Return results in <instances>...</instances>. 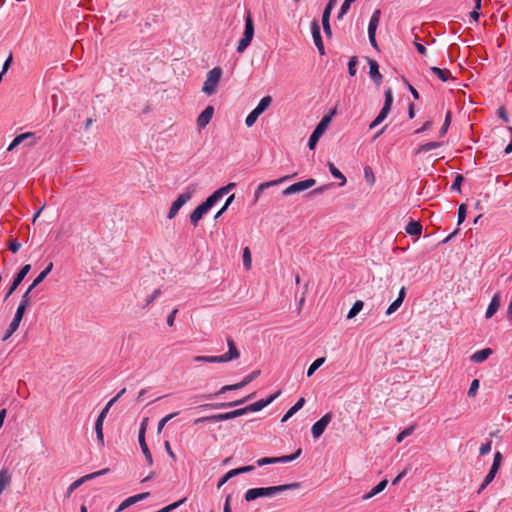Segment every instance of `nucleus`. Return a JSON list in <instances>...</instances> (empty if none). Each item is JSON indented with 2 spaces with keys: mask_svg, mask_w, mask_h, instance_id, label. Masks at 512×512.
Masks as SVG:
<instances>
[{
  "mask_svg": "<svg viewBox=\"0 0 512 512\" xmlns=\"http://www.w3.org/2000/svg\"><path fill=\"white\" fill-rule=\"evenodd\" d=\"M300 486V483L295 482L278 486L251 488L245 492L244 498L247 502H251L261 497H272L280 492L295 490L300 488Z\"/></svg>",
  "mask_w": 512,
  "mask_h": 512,
  "instance_id": "nucleus-1",
  "label": "nucleus"
},
{
  "mask_svg": "<svg viewBox=\"0 0 512 512\" xmlns=\"http://www.w3.org/2000/svg\"><path fill=\"white\" fill-rule=\"evenodd\" d=\"M222 74L223 70L221 67H214L211 69L206 75V80L203 84L202 92L207 96L214 95L217 92V87L219 85Z\"/></svg>",
  "mask_w": 512,
  "mask_h": 512,
  "instance_id": "nucleus-2",
  "label": "nucleus"
},
{
  "mask_svg": "<svg viewBox=\"0 0 512 512\" xmlns=\"http://www.w3.org/2000/svg\"><path fill=\"white\" fill-rule=\"evenodd\" d=\"M336 110H331L327 115H325L321 121L318 123L314 131L312 132L309 141H308V147L309 149L313 150L317 142L319 141L320 137L323 135V133L326 131L328 125L330 124L332 117L335 115Z\"/></svg>",
  "mask_w": 512,
  "mask_h": 512,
  "instance_id": "nucleus-3",
  "label": "nucleus"
},
{
  "mask_svg": "<svg viewBox=\"0 0 512 512\" xmlns=\"http://www.w3.org/2000/svg\"><path fill=\"white\" fill-rule=\"evenodd\" d=\"M114 404V400H110L105 407L102 409L100 414L97 417V420L95 422V432H96V438L97 442L100 447H103L105 445L104 442V434H103V422L105 421V418L107 416V413L109 412L110 408Z\"/></svg>",
  "mask_w": 512,
  "mask_h": 512,
  "instance_id": "nucleus-4",
  "label": "nucleus"
},
{
  "mask_svg": "<svg viewBox=\"0 0 512 512\" xmlns=\"http://www.w3.org/2000/svg\"><path fill=\"white\" fill-rule=\"evenodd\" d=\"M302 453V449L298 448L293 454L281 457H263L257 460L258 466H264L268 464L286 463L295 460Z\"/></svg>",
  "mask_w": 512,
  "mask_h": 512,
  "instance_id": "nucleus-5",
  "label": "nucleus"
},
{
  "mask_svg": "<svg viewBox=\"0 0 512 512\" xmlns=\"http://www.w3.org/2000/svg\"><path fill=\"white\" fill-rule=\"evenodd\" d=\"M297 174L294 173L292 175H286V176H283L279 179H276V180H271V181H267V182H263L261 183L257 189L255 190L254 192V199H253V202L254 203H257L258 200L260 199L261 197V194L264 190L270 188V187H273V186H276V185H279L281 183H284L292 178H294Z\"/></svg>",
  "mask_w": 512,
  "mask_h": 512,
  "instance_id": "nucleus-6",
  "label": "nucleus"
},
{
  "mask_svg": "<svg viewBox=\"0 0 512 512\" xmlns=\"http://www.w3.org/2000/svg\"><path fill=\"white\" fill-rule=\"evenodd\" d=\"M315 184H316V180L313 178L299 181L297 183L290 185L286 189H284L282 191V194L284 196H290L292 194L300 193V192H303V191L313 187Z\"/></svg>",
  "mask_w": 512,
  "mask_h": 512,
  "instance_id": "nucleus-7",
  "label": "nucleus"
},
{
  "mask_svg": "<svg viewBox=\"0 0 512 512\" xmlns=\"http://www.w3.org/2000/svg\"><path fill=\"white\" fill-rule=\"evenodd\" d=\"M110 472V469L109 468H104L102 470H99V471H96V472H93V473H90V474H87L79 479H77L76 481H74L73 483L70 484V486L68 487L67 489V497H70L71 494L77 489L79 488L83 483H85L86 481L88 480H92L96 477H99V476H102V475H105L107 473Z\"/></svg>",
  "mask_w": 512,
  "mask_h": 512,
  "instance_id": "nucleus-8",
  "label": "nucleus"
},
{
  "mask_svg": "<svg viewBox=\"0 0 512 512\" xmlns=\"http://www.w3.org/2000/svg\"><path fill=\"white\" fill-rule=\"evenodd\" d=\"M197 184H190L186 187L185 192L178 196V198L172 203L171 208L179 211L180 208L185 205L196 192Z\"/></svg>",
  "mask_w": 512,
  "mask_h": 512,
  "instance_id": "nucleus-9",
  "label": "nucleus"
},
{
  "mask_svg": "<svg viewBox=\"0 0 512 512\" xmlns=\"http://www.w3.org/2000/svg\"><path fill=\"white\" fill-rule=\"evenodd\" d=\"M30 270H31L30 264H25L24 266H22V268L19 270V272L14 277L12 284L9 287V290L7 291V293L5 295V298H4L5 300L8 299L10 297V295H12V293L18 288V286L21 284V282L24 280V278L26 277V275L29 273Z\"/></svg>",
  "mask_w": 512,
  "mask_h": 512,
  "instance_id": "nucleus-10",
  "label": "nucleus"
},
{
  "mask_svg": "<svg viewBox=\"0 0 512 512\" xmlns=\"http://www.w3.org/2000/svg\"><path fill=\"white\" fill-rule=\"evenodd\" d=\"M332 417H333L332 413L328 412L320 420H318L316 423H314V425L312 426V429H311L313 438L317 439L323 434L326 427L331 422Z\"/></svg>",
  "mask_w": 512,
  "mask_h": 512,
  "instance_id": "nucleus-11",
  "label": "nucleus"
},
{
  "mask_svg": "<svg viewBox=\"0 0 512 512\" xmlns=\"http://www.w3.org/2000/svg\"><path fill=\"white\" fill-rule=\"evenodd\" d=\"M227 345H228V348H229L228 352H226L223 355L218 356L220 363L229 362V361H232L234 359H238L240 357V352L237 349L236 344H235L234 340L231 337L227 338Z\"/></svg>",
  "mask_w": 512,
  "mask_h": 512,
  "instance_id": "nucleus-12",
  "label": "nucleus"
},
{
  "mask_svg": "<svg viewBox=\"0 0 512 512\" xmlns=\"http://www.w3.org/2000/svg\"><path fill=\"white\" fill-rule=\"evenodd\" d=\"M280 394H281V390H278L276 393L270 395L266 399H261V400L255 402V403H252V404L246 406V410H248V412L260 411L264 407H266L269 404H271L276 398H278L280 396Z\"/></svg>",
  "mask_w": 512,
  "mask_h": 512,
  "instance_id": "nucleus-13",
  "label": "nucleus"
},
{
  "mask_svg": "<svg viewBox=\"0 0 512 512\" xmlns=\"http://www.w3.org/2000/svg\"><path fill=\"white\" fill-rule=\"evenodd\" d=\"M311 32L313 36L314 43L321 55H324L325 49L324 44L322 41L321 33H320V26L318 23V20L314 19L311 23Z\"/></svg>",
  "mask_w": 512,
  "mask_h": 512,
  "instance_id": "nucleus-14",
  "label": "nucleus"
},
{
  "mask_svg": "<svg viewBox=\"0 0 512 512\" xmlns=\"http://www.w3.org/2000/svg\"><path fill=\"white\" fill-rule=\"evenodd\" d=\"M254 396H255V393H252V394L244 397L243 399H240V400H237V401L228 402V403L204 404V405H202L200 407L201 408H213V409H224V408H228V407H234V406H237V405L244 404L248 400L252 399Z\"/></svg>",
  "mask_w": 512,
  "mask_h": 512,
  "instance_id": "nucleus-15",
  "label": "nucleus"
},
{
  "mask_svg": "<svg viewBox=\"0 0 512 512\" xmlns=\"http://www.w3.org/2000/svg\"><path fill=\"white\" fill-rule=\"evenodd\" d=\"M29 139H32V141H30L29 144H28L29 146H32V145L36 144V137H35V134L33 132H26V133H22L20 135H17L13 139V141L10 143V145L7 148V150L8 151H12L18 145L23 143L25 140H29Z\"/></svg>",
  "mask_w": 512,
  "mask_h": 512,
  "instance_id": "nucleus-16",
  "label": "nucleus"
},
{
  "mask_svg": "<svg viewBox=\"0 0 512 512\" xmlns=\"http://www.w3.org/2000/svg\"><path fill=\"white\" fill-rule=\"evenodd\" d=\"M230 419H232L231 412H227V413H221V414H215V415H210V416H204V417L197 418L194 421V424H198V423H216V422L226 421V420H230Z\"/></svg>",
  "mask_w": 512,
  "mask_h": 512,
  "instance_id": "nucleus-17",
  "label": "nucleus"
},
{
  "mask_svg": "<svg viewBox=\"0 0 512 512\" xmlns=\"http://www.w3.org/2000/svg\"><path fill=\"white\" fill-rule=\"evenodd\" d=\"M150 495L149 492H144V493H140V494H137V495H134V496H130L128 497L127 499H125L119 506L118 508L115 510V512H122L124 511L126 508L130 507L131 505L141 501V500H144L146 499L148 496Z\"/></svg>",
  "mask_w": 512,
  "mask_h": 512,
  "instance_id": "nucleus-18",
  "label": "nucleus"
},
{
  "mask_svg": "<svg viewBox=\"0 0 512 512\" xmlns=\"http://www.w3.org/2000/svg\"><path fill=\"white\" fill-rule=\"evenodd\" d=\"M214 114V107L207 106L197 118V126L199 129L205 128L211 121Z\"/></svg>",
  "mask_w": 512,
  "mask_h": 512,
  "instance_id": "nucleus-19",
  "label": "nucleus"
},
{
  "mask_svg": "<svg viewBox=\"0 0 512 512\" xmlns=\"http://www.w3.org/2000/svg\"><path fill=\"white\" fill-rule=\"evenodd\" d=\"M209 211L206 205L202 202L198 207H196L192 213L190 214V222L193 226H197L198 222L202 219V217Z\"/></svg>",
  "mask_w": 512,
  "mask_h": 512,
  "instance_id": "nucleus-20",
  "label": "nucleus"
},
{
  "mask_svg": "<svg viewBox=\"0 0 512 512\" xmlns=\"http://www.w3.org/2000/svg\"><path fill=\"white\" fill-rule=\"evenodd\" d=\"M369 74L374 83L379 86L382 81V74L379 72V65L376 60L368 59Z\"/></svg>",
  "mask_w": 512,
  "mask_h": 512,
  "instance_id": "nucleus-21",
  "label": "nucleus"
},
{
  "mask_svg": "<svg viewBox=\"0 0 512 512\" xmlns=\"http://www.w3.org/2000/svg\"><path fill=\"white\" fill-rule=\"evenodd\" d=\"M11 482L12 474L9 472L7 468H2L0 470V495L11 484Z\"/></svg>",
  "mask_w": 512,
  "mask_h": 512,
  "instance_id": "nucleus-22",
  "label": "nucleus"
},
{
  "mask_svg": "<svg viewBox=\"0 0 512 512\" xmlns=\"http://www.w3.org/2000/svg\"><path fill=\"white\" fill-rule=\"evenodd\" d=\"M493 353L491 348H484L482 350L476 351L470 357V360L474 363H482L484 362L491 354Z\"/></svg>",
  "mask_w": 512,
  "mask_h": 512,
  "instance_id": "nucleus-23",
  "label": "nucleus"
},
{
  "mask_svg": "<svg viewBox=\"0 0 512 512\" xmlns=\"http://www.w3.org/2000/svg\"><path fill=\"white\" fill-rule=\"evenodd\" d=\"M243 36H245L246 38H249V39H253V36H254V24H253V19H252V16H251V13L250 11H246V15H245V30H244V34Z\"/></svg>",
  "mask_w": 512,
  "mask_h": 512,
  "instance_id": "nucleus-24",
  "label": "nucleus"
},
{
  "mask_svg": "<svg viewBox=\"0 0 512 512\" xmlns=\"http://www.w3.org/2000/svg\"><path fill=\"white\" fill-rule=\"evenodd\" d=\"M499 307H500V295L495 294L492 297V300L487 308L485 317L487 319L491 318L498 311Z\"/></svg>",
  "mask_w": 512,
  "mask_h": 512,
  "instance_id": "nucleus-25",
  "label": "nucleus"
},
{
  "mask_svg": "<svg viewBox=\"0 0 512 512\" xmlns=\"http://www.w3.org/2000/svg\"><path fill=\"white\" fill-rule=\"evenodd\" d=\"M305 404V398L301 397L298 401L285 413L281 422H286L291 418L297 411H299Z\"/></svg>",
  "mask_w": 512,
  "mask_h": 512,
  "instance_id": "nucleus-26",
  "label": "nucleus"
},
{
  "mask_svg": "<svg viewBox=\"0 0 512 512\" xmlns=\"http://www.w3.org/2000/svg\"><path fill=\"white\" fill-rule=\"evenodd\" d=\"M240 388H243V385L241 382L236 383V384L225 385L214 395L213 394L201 395V396H197L196 398L212 399L214 396H216L218 394L225 393L226 391L237 390Z\"/></svg>",
  "mask_w": 512,
  "mask_h": 512,
  "instance_id": "nucleus-27",
  "label": "nucleus"
},
{
  "mask_svg": "<svg viewBox=\"0 0 512 512\" xmlns=\"http://www.w3.org/2000/svg\"><path fill=\"white\" fill-rule=\"evenodd\" d=\"M224 196V189H218L213 192L203 203L210 210Z\"/></svg>",
  "mask_w": 512,
  "mask_h": 512,
  "instance_id": "nucleus-28",
  "label": "nucleus"
},
{
  "mask_svg": "<svg viewBox=\"0 0 512 512\" xmlns=\"http://www.w3.org/2000/svg\"><path fill=\"white\" fill-rule=\"evenodd\" d=\"M380 17H381V10L376 9L370 18L369 25H368V32L376 33L377 27L380 22Z\"/></svg>",
  "mask_w": 512,
  "mask_h": 512,
  "instance_id": "nucleus-29",
  "label": "nucleus"
},
{
  "mask_svg": "<svg viewBox=\"0 0 512 512\" xmlns=\"http://www.w3.org/2000/svg\"><path fill=\"white\" fill-rule=\"evenodd\" d=\"M405 230L409 235L419 236L422 232V225L418 221H410Z\"/></svg>",
  "mask_w": 512,
  "mask_h": 512,
  "instance_id": "nucleus-30",
  "label": "nucleus"
},
{
  "mask_svg": "<svg viewBox=\"0 0 512 512\" xmlns=\"http://www.w3.org/2000/svg\"><path fill=\"white\" fill-rule=\"evenodd\" d=\"M387 484H388V481L386 479L380 481L369 493H367L363 496V499L367 500V499H370L373 496L379 494L386 488Z\"/></svg>",
  "mask_w": 512,
  "mask_h": 512,
  "instance_id": "nucleus-31",
  "label": "nucleus"
},
{
  "mask_svg": "<svg viewBox=\"0 0 512 512\" xmlns=\"http://www.w3.org/2000/svg\"><path fill=\"white\" fill-rule=\"evenodd\" d=\"M52 269L53 263L50 262L48 266L34 279L32 282V288H36L40 283H42Z\"/></svg>",
  "mask_w": 512,
  "mask_h": 512,
  "instance_id": "nucleus-32",
  "label": "nucleus"
},
{
  "mask_svg": "<svg viewBox=\"0 0 512 512\" xmlns=\"http://www.w3.org/2000/svg\"><path fill=\"white\" fill-rule=\"evenodd\" d=\"M498 470L494 469V468H490V471L488 472V474L485 476L482 484L480 485L477 493L480 494L495 478L496 474H497Z\"/></svg>",
  "mask_w": 512,
  "mask_h": 512,
  "instance_id": "nucleus-33",
  "label": "nucleus"
},
{
  "mask_svg": "<svg viewBox=\"0 0 512 512\" xmlns=\"http://www.w3.org/2000/svg\"><path fill=\"white\" fill-rule=\"evenodd\" d=\"M139 441V444H140V447H141V450H142V453L147 461V464L149 466H151L153 464V457H152V454L149 450V447L146 443V440L145 438H142V439H138Z\"/></svg>",
  "mask_w": 512,
  "mask_h": 512,
  "instance_id": "nucleus-34",
  "label": "nucleus"
},
{
  "mask_svg": "<svg viewBox=\"0 0 512 512\" xmlns=\"http://www.w3.org/2000/svg\"><path fill=\"white\" fill-rule=\"evenodd\" d=\"M390 110L386 108H382L377 115V117L370 123L369 128L374 129L378 125H380L388 116Z\"/></svg>",
  "mask_w": 512,
  "mask_h": 512,
  "instance_id": "nucleus-35",
  "label": "nucleus"
},
{
  "mask_svg": "<svg viewBox=\"0 0 512 512\" xmlns=\"http://www.w3.org/2000/svg\"><path fill=\"white\" fill-rule=\"evenodd\" d=\"M328 168L330 173L337 179H340L341 182L339 183V186H344L346 183V177L343 175V173L335 167V165L331 162H328Z\"/></svg>",
  "mask_w": 512,
  "mask_h": 512,
  "instance_id": "nucleus-36",
  "label": "nucleus"
},
{
  "mask_svg": "<svg viewBox=\"0 0 512 512\" xmlns=\"http://www.w3.org/2000/svg\"><path fill=\"white\" fill-rule=\"evenodd\" d=\"M431 71L438 76V78L443 81V82H446L448 81L450 78H451V73L449 70L447 69H441L439 67H431Z\"/></svg>",
  "mask_w": 512,
  "mask_h": 512,
  "instance_id": "nucleus-37",
  "label": "nucleus"
},
{
  "mask_svg": "<svg viewBox=\"0 0 512 512\" xmlns=\"http://www.w3.org/2000/svg\"><path fill=\"white\" fill-rule=\"evenodd\" d=\"M272 103V97L271 96H265L263 97L256 108L254 109L256 112H258L260 115L270 106Z\"/></svg>",
  "mask_w": 512,
  "mask_h": 512,
  "instance_id": "nucleus-38",
  "label": "nucleus"
},
{
  "mask_svg": "<svg viewBox=\"0 0 512 512\" xmlns=\"http://www.w3.org/2000/svg\"><path fill=\"white\" fill-rule=\"evenodd\" d=\"M364 303L361 300H357L347 314V319L354 318L363 308Z\"/></svg>",
  "mask_w": 512,
  "mask_h": 512,
  "instance_id": "nucleus-39",
  "label": "nucleus"
},
{
  "mask_svg": "<svg viewBox=\"0 0 512 512\" xmlns=\"http://www.w3.org/2000/svg\"><path fill=\"white\" fill-rule=\"evenodd\" d=\"M441 145H442V142H428V143H425V144L421 145L417 149V153L428 152L430 150L439 148Z\"/></svg>",
  "mask_w": 512,
  "mask_h": 512,
  "instance_id": "nucleus-40",
  "label": "nucleus"
},
{
  "mask_svg": "<svg viewBox=\"0 0 512 512\" xmlns=\"http://www.w3.org/2000/svg\"><path fill=\"white\" fill-rule=\"evenodd\" d=\"M179 414V412H174V413H171V414H168L166 415L165 417H163L159 422H158V425H157V433L160 434L164 428V426L166 425V423L168 421H170L171 419L175 418L177 415Z\"/></svg>",
  "mask_w": 512,
  "mask_h": 512,
  "instance_id": "nucleus-41",
  "label": "nucleus"
},
{
  "mask_svg": "<svg viewBox=\"0 0 512 512\" xmlns=\"http://www.w3.org/2000/svg\"><path fill=\"white\" fill-rule=\"evenodd\" d=\"M325 362L324 357L317 358L308 368L307 370V376L311 377L315 371Z\"/></svg>",
  "mask_w": 512,
  "mask_h": 512,
  "instance_id": "nucleus-42",
  "label": "nucleus"
},
{
  "mask_svg": "<svg viewBox=\"0 0 512 512\" xmlns=\"http://www.w3.org/2000/svg\"><path fill=\"white\" fill-rule=\"evenodd\" d=\"M193 361L203 363H220L218 356H195L193 357Z\"/></svg>",
  "mask_w": 512,
  "mask_h": 512,
  "instance_id": "nucleus-43",
  "label": "nucleus"
},
{
  "mask_svg": "<svg viewBox=\"0 0 512 512\" xmlns=\"http://www.w3.org/2000/svg\"><path fill=\"white\" fill-rule=\"evenodd\" d=\"M243 265L245 269L249 270L252 266V258H251V252L248 247H245L243 250Z\"/></svg>",
  "mask_w": 512,
  "mask_h": 512,
  "instance_id": "nucleus-44",
  "label": "nucleus"
},
{
  "mask_svg": "<svg viewBox=\"0 0 512 512\" xmlns=\"http://www.w3.org/2000/svg\"><path fill=\"white\" fill-rule=\"evenodd\" d=\"M392 104H393V92H392L391 88H387L385 90V100H384V105L382 108L391 110Z\"/></svg>",
  "mask_w": 512,
  "mask_h": 512,
  "instance_id": "nucleus-45",
  "label": "nucleus"
},
{
  "mask_svg": "<svg viewBox=\"0 0 512 512\" xmlns=\"http://www.w3.org/2000/svg\"><path fill=\"white\" fill-rule=\"evenodd\" d=\"M414 429L415 427L413 425L406 427L402 432H400L397 435L396 441L398 443L402 442L406 437L410 436L413 433Z\"/></svg>",
  "mask_w": 512,
  "mask_h": 512,
  "instance_id": "nucleus-46",
  "label": "nucleus"
},
{
  "mask_svg": "<svg viewBox=\"0 0 512 512\" xmlns=\"http://www.w3.org/2000/svg\"><path fill=\"white\" fill-rule=\"evenodd\" d=\"M35 288H32V284L28 287V289L26 290V292L22 295L21 297V301H20V305H23L25 307H28L30 305V301H31V297H30V293L34 290Z\"/></svg>",
  "mask_w": 512,
  "mask_h": 512,
  "instance_id": "nucleus-47",
  "label": "nucleus"
},
{
  "mask_svg": "<svg viewBox=\"0 0 512 512\" xmlns=\"http://www.w3.org/2000/svg\"><path fill=\"white\" fill-rule=\"evenodd\" d=\"M356 0H345L340 8V11L338 13V16L337 18L340 20L343 18V16L348 12V10L350 9V6L353 2H355Z\"/></svg>",
  "mask_w": 512,
  "mask_h": 512,
  "instance_id": "nucleus-48",
  "label": "nucleus"
},
{
  "mask_svg": "<svg viewBox=\"0 0 512 512\" xmlns=\"http://www.w3.org/2000/svg\"><path fill=\"white\" fill-rule=\"evenodd\" d=\"M260 373H261L260 370H254L253 372H251L250 374L245 376L243 378V380L241 381L243 387H245L246 385L251 383L254 379H256L260 375Z\"/></svg>",
  "mask_w": 512,
  "mask_h": 512,
  "instance_id": "nucleus-49",
  "label": "nucleus"
},
{
  "mask_svg": "<svg viewBox=\"0 0 512 512\" xmlns=\"http://www.w3.org/2000/svg\"><path fill=\"white\" fill-rule=\"evenodd\" d=\"M259 116L260 114L253 109L246 117L245 124L248 127L253 126Z\"/></svg>",
  "mask_w": 512,
  "mask_h": 512,
  "instance_id": "nucleus-50",
  "label": "nucleus"
},
{
  "mask_svg": "<svg viewBox=\"0 0 512 512\" xmlns=\"http://www.w3.org/2000/svg\"><path fill=\"white\" fill-rule=\"evenodd\" d=\"M251 41H252L251 39L243 36L242 39L238 42L237 52L243 53L246 50V48L250 45Z\"/></svg>",
  "mask_w": 512,
  "mask_h": 512,
  "instance_id": "nucleus-51",
  "label": "nucleus"
},
{
  "mask_svg": "<svg viewBox=\"0 0 512 512\" xmlns=\"http://www.w3.org/2000/svg\"><path fill=\"white\" fill-rule=\"evenodd\" d=\"M450 123H451V112L448 111L446 114L444 123L439 131L440 136H444L447 133Z\"/></svg>",
  "mask_w": 512,
  "mask_h": 512,
  "instance_id": "nucleus-52",
  "label": "nucleus"
},
{
  "mask_svg": "<svg viewBox=\"0 0 512 512\" xmlns=\"http://www.w3.org/2000/svg\"><path fill=\"white\" fill-rule=\"evenodd\" d=\"M463 181H464V177L461 174H457L452 185H451V190L460 192L461 185H462Z\"/></svg>",
  "mask_w": 512,
  "mask_h": 512,
  "instance_id": "nucleus-53",
  "label": "nucleus"
},
{
  "mask_svg": "<svg viewBox=\"0 0 512 512\" xmlns=\"http://www.w3.org/2000/svg\"><path fill=\"white\" fill-rule=\"evenodd\" d=\"M466 213H467V206L465 204H461L458 208V221H457V224L458 225H461L465 218H466Z\"/></svg>",
  "mask_w": 512,
  "mask_h": 512,
  "instance_id": "nucleus-54",
  "label": "nucleus"
},
{
  "mask_svg": "<svg viewBox=\"0 0 512 512\" xmlns=\"http://www.w3.org/2000/svg\"><path fill=\"white\" fill-rule=\"evenodd\" d=\"M235 198V195L232 194L230 195L226 201H225V204L223 205V207L217 212V214L215 215V219L219 218L229 207V205L232 203V201L234 200Z\"/></svg>",
  "mask_w": 512,
  "mask_h": 512,
  "instance_id": "nucleus-55",
  "label": "nucleus"
},
{
  "mask_svg": "<svg viewBox=\"0 0 512 512\" xmlns=\"http://www.w3.org/2000/svg\"><path fill=\"white\" fill-rule=\"evenodd\" d=\"M402 305V302L401 300H394L390 305L389 307L387 308L386 310V315H391L393 314L394 312H396L399 307Z\"/></svg>",
  "mask_w": 512,
  "mask_h": 512,
  "instance_id": "nucleus-56",
  "label": "nucleus"
},
{
  "mask_svg": "<svg viewBox=\"0 0 512 512\" xmlns=\"http://www.w3.org/2000/svg\"><path fill=\"white\" fill-rule=\"evenodd\" d=\"M478 388H479V380L478 379H474L471 382L470 388L468 390V396L471 397V398L475 397L476 394H477Z\"/></svg>",
  "mask_w": 512,
  "mask_h": 512,
  "instance_id": "nucleus-57",
  "label": "nucleus"
},
{
  "mask_svg": "<svg viewBox=\"0 0 512 512\" xmlns=\"http://www.w3.org/2000/svg\"><path fill=\"white\" fill-rule=\"evenodd\" d=\"M356 65H357V57L353 56L348 63V73L350 76H355L356 74Z\"/></svg>",
  "mask_w": 512,
  "mask_h": 512,
  "instance_id": "nucleus-58",
  "label": "nucleus"
},
{
  "mask_svg": "<svg viewBox=\"0 0 512 512\" xmlns=\"http://www.w3.org/2000/svg\"><path fill=\"white\" fill-rule=\"evenodd\" d=\"M502 459H503L502 454L500 452H496L494 455V460H493V464L491 467L496 470H499L501 463H502Z\"/></svg>",
  "mask_w": 512,
  "mask_h": 512,
  "instance_id": "nucleus-59",
  "label": "nucleus"
},
{
  "mask_svg": "<svg viewBox=\"0 0 512 512\" xmlns=\"http://www.w3.org/2000/svg\"><path fill=\"white\" fill-rule=\"evenodd\" d=\"M364 174H365V178L367 179V181L370 183V184H373L374 181H375V177H374V173L371 169V167L367 166L364 168Z\"/></svg>",
  "mask_w": 512,
  "mask_h": 512,
  "instance_id": "nucleus-60",
  "label": "nucleus"
},
{
  "mask_svg": "<svg viewBox=\"0 0 512 512\" xmlns=\"http://www.w3.org/2000/svg\"><path fill=\"white\" fill-rule=\"evenodd\" d=\"M491 446H492V441H487L486 443L482 444L480 449H479V453L480 455H486L488 454L490 451H491Z\"/></svg>",
  "mask_w": 512,
  "mask_h": 512,
  "instance_id": "nucleus-61",
  "label": "nucleus"
},
{
  "mask_svg": "<svg viewBox=\"0 0 512 512\" xmlns=\"http://www.w3.org/2000/svg\"><path fill=\"white\" fill-rule=\"evenodd\" d=\"M506 133H507V135H508V136H509V138H510V142H509V144L506 146V148H505L504 152H505V154H510V153H512V127H507V128H506Z\"/></svg>",
  "mask_w": 512,
  "mask_h": 512,
  "instance_id": "nucleus-62",
  "label": "nucleus"
},
{
  "mask_svg": "<svg viewBox=\"0 0 512 512\" xmlns=\"http://www.w3.org/2000/svg\"><path fill=\"white\" fill-rule=\"evenodd\" d=\"M497 115L499 118H501L504 122H509L508 114L506 111V108L504 106H500L497 110Z\"/></svg>",
  "mask_w": 512,
  "mask_h": 512,
  "instance_id": "nucleus-63",
  "label": "nucleus"
},
{
  "mask_svg": "<svg viewBox=\"0 0 512 512\" xmlns=\"http://www.w3.org/2000/svg\"><path fill=\"white\" fill-rule=\"evenodd\" d=\"M20 247H21V243H20V242H18L16 239H13V240H11V241L9 242V246H8V248H9V250H10L12 253H16V252H18V251H19V249H20Z\"/></svg>",
  "mask_w": 512,
  "mask_h": 512,
  "instance_id": "nucleus-64",
  "label": "nucleus"
}]
</instances>
